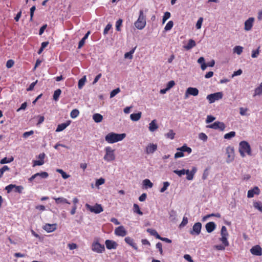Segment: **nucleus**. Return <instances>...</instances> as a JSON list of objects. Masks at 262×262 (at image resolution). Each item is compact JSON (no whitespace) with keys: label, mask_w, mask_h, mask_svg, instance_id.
<instances>
[{"label":"nucleus","mask_w":262,"mask_h":262,"mask_svg":"<svg viewBox=\"0 0 262 262\" xmlns=\"http://www.w3.org/2000/svg\"><path fill=\"white\" fill-rule=\"evenodd\" d=\"M125 137L124 133L118 134L112 132L106 135L105 140L108 143H114L122 140Z\"/></svg>","instance_id":"nucleus-1"},{"label":"nucleus","mask_w":262,"mask_h":262,"mask_svg":"<svg viewBox=\"0 0 262 262\" xmlns=\"http://www.w3.org/2000/svg\"><path fill=\"white\" fill-rule=\"evenodd\" d=\"M239 152L242 157H244L247 154L249 156L252 155L251 148L250 144L246 141H242L239 144Z\"/></svg>","instance_id":"nucleus-2"},{"label":"nucleus","mask_w":262,"mask_h":262,"mask_svg":"<svg viewBox=\"0 0 262 262\" xmlns=\"http://www.w3.org/2000/svg\"><path fill=\"white\" fill-rule=\"evenodd\" d=\"M146 16L144 14L143 11L140 10L139 11V16L138 19L135 22V26L139 30L143 29L146 26Z\"/></svg>","instance_id":"nucleus-3"},{"label":"nucleus","mask_w":262,"mask_h":262,"mask_svg":"<svg viewBox=\"0 0 262 262\" xmlns=\"http://www.w3.org/2000/svg\"><path fill=\"white\" fill-rule=\"evenodd\" d=\"M105 154L103 159L106 162H111L115 160V150L110 146L105 147Z\"/></svg>","instance_id":"nucleus-4"},{"label":"nucleus","mask_w":262,"mask_h":262,"mask_svg":"<svg viewBox=\"0 0 262 262\" xmlns=\"http://www.w3.org/2000/svg\"><path fill=\"white\" fill-rule=\"evenodd\" d=\"M85 208L87 210L95 214H98L103 211V208L101 204H95L94 205H91L89 204H85Z\"/></svg>","instance_id":"nucleus-5"},{"label":"nucleus","mask_w":262,"mask_h":262,"mask_svg":"<svg viewBox=\"0 0 262 262\" xmlns=\"http://www.w3.org/2000/svg\"><path fill=\"white\" fill-rule=\"evenodd\" d=\"M92 250L97 253H102L105 251L104 245L100 244L99 242L94 241L92 245Z\"/></svg>","instance_id":"nucleus-6"},{"label":"nucleus","mask_w":262,"mask_h":262,"mask_svg":"<svg viewBox=\"0 0 262 262\" xmlns=\"http://www.w3.org/2000/svg\"><path fill=\"white\" fill-rule=\"evenodd\" d=\"M8 193L10 192H17L21 193L24 190V187L22 186H17L14 184H10L7 186L5 188Z\"/></svg>","instance_id":"nucleus-7"},{"label":"nucleus","mask_w":262,"mask_h":262,"mask_svg":"<svg viewBox=\"0 0 262 262\" xmlns=\"http://www.w3.org/2000/svg\"><path fill=\"white\" fill-rule=\"evenodd\" d=\"M223 98L222 92H217L213 94H211L207 96V99L210 103H213L216 100H219Z\"/></svg>","instance_id":"nucleus-8"},{"label":"nucleus","mask_w":262,"mask_h":262,"mask_svg":"<svg viewBox=\"0 0 262 262\" xmlns=\"http://www.w3.org/2000/svg\"><path fill=\"white\" fill-rule=\"evenodd\" d=\"M207 127L214 129H219L221 131H223L225 128V125L223 122L216 121L212 124L207 125Z\"/></svg>","instance_id":"nucleus-9"},{"label":"nucleus","mask_w":262,"mask_h":262,"mask_svg":"<svg viewBox=\"0 0 262 262\" xmlns=\"http://www.w3.org/2000/svg\"><path fill=\"white\" fill-rule=\"evenodd\" d=\"M226 154L227 155V162L230 163L234 160V148L232 147L228 146L226 148Z\"/></svg>","instance_id":"nucleus-10"},{"label":"nucleus","mask_w":262,"mask_h":262,"mask_svg":"<svg viewBox=\"0 0 262 262\" xmlns=\"http://www.w3.org/2000/svg\"><path fill=\"white\" fill-rule=\"evenodd\" d=\"M202 224L200 222L196 223L192 227V229L190 231L192 235H199L201 231Z\"/></svg>","instance_id":"nucleus-11"},{"label":"nucleus","mask_w":262,"mask_h":262,"mask_svg":"<svg viewBox=\"0 0 262 262\" xmlns=\"http://www.w3.org/2000/svg\"><path fill=\"white\" fill-rule=\"evenodd\" d=\"M115 234L117 236L124 237L126 235L127 231L123 226H120L115 229Z\"/></svg>","instance_id":"nucleus-12"},{"label":"nucleus","mask_w":262,"mask_h":262,"mask_svg":"<svg viewBox=\"0 0 262 262\" xmlns=\"http://www.w3.org/2000/svg\"><path fill=\"white\" fill-rule=\"evenodd\" d=\"M250 252L254 255L261 256L262 255V248L259 245H255L250 249Z\"/></svg>","instance_id":"nucleus-13"},{"label":"nucleus","mask_w":262,"mask_h":262,"mask_svg":"<svg viewBox=\"0 0 262 262\" xmlns=\"http://www.w3.org/2000/svg\"><path fill=\"white\" fill-rule=\"evenodd\" d=\"M105 244L106 248L108 250L116 249L118 246V244L113 240L106 239L105 242Z\"/></svg>","instance_id":"nucleus-14"},{"label":"nucleus","mask_w":262,"mask_h":262,"mask_svg":"<svg viewBox=\"0 0 262 262\" xmlns=\"http://www.w3.org/2000/svg\"><path fill=\"white\" fill-rule=\"evenodd\" d=\"M199 94V90L197 88L189 87L188 88L185 93V97H187L188 95L196 96Z\"/></svg>","instance_id":"nucleus-15"},{"label":"nucleus","mask_w":262,"mask_h":262,"mask_svg":"<svg viewBox=\"0 0 262 262\" xmlns=\"http://www.w3.org/2000/svg\"><path fill=\"white\" fill-rule=\"evenodd\" d=\"M254 21V18L253 17H250L247 20H246L245 22L244 29L246 31L250 30L252 28Z\"/></svg>","instance_id":"nucleus-16"},{"label":"nucleus","mask_w":262,"mask_h":262,"mask_svg":"<svg viewBox=\"0 0 262 262\" xmlns=\"http://www.w3.org/2000/svg\"><path fill=\"white\" fill-rule=\"evenodd\" d=\"M57 228L56 224H46L44 225L43 229L48 232H52L54 231Z\"/></svg>","instance_id":"nucleus-17"},{"label":"nucleus","mask_w":262,"mask_h":262,"mask_svg":"<svg viewBox=\"0 0 262 262\" xmlns=\"http://www.w3.org/2000/svg\"><path fill=\"white\" fill-rule=\"evenodd\" d=\"M157 149V144L150 143L146 147V152L147 154H152Z\"/></svg>","instance_id":"nucleus-18"},{"label":"nucleus","mask_w":262,"mask_h":262,"mask_svg":"<svg viewBox=\"0 0 262 262\" xmlns=\"http://www.w3.org/2000/svg\"><path fill=\"white\" fill-rule=\"evenodd\" d=\"M37 176H40L42 178L45 179V178H47L49 176V174H48V172H45V171L36 173L35 174L33 175L32 177H31L29 179V181L30 182L32 181Z\"/></svg>","instance_id":"nucleus-19"},{"label":"nucleus","mask_w":262,"mask_h":262,"mask_svg":"<svg viewBox=\"0 0 262 262\" xmlns=\"http://www.w3.org/2000/svg\"><path fill=\"white\" fill-rule=\"evenodd\" d=\"M196 169L195 167H193L191 171L188 169L186 170L185 174H187V179L188 180H192L193 178L194 175L196 172Z\"/></svg>","instance_id":"nucleus-20"},{"label":"nucleus","mask_w":262,"mask_h":262,"mask_svg":"<svg viewBox=\"0 0 262 262\" xmlns=\"http://www.w3.org/2000/svg\"><path fill=\"white\" fill-rule=\"evenodd\" d=\"M206 229L208 233L212 232L215 228V224L213 222H210L206 224Z\"/></svg>","instance_id":"nucleus-21"},{"label":"nucleus","mask_w":262,"mask_h":262,"mask_svg":"<svg viewBox=\"0 0 262 262\" xmlns=\"http://www.w3.org/2000/svg\"><path fill=\"white\" fill-rule=\"evenodd\" d=\"M148 128L149 130L151 132H155L158 128V125L157 123V120L156 119H154L151 121V122L149 124Z\"/></svg>","instance_id":"nucleus-22"},{"label":"nucleus","mask_w":262,"mask_h":262,"mask_svg":"<svg viewBox=\"0 0 262 262\" xmlns=\"http://www.w3.org/2000/svg\"><path fill=\"white\" fill-rule=\"evenodd\" d=\"M259 192V189L257 187H254L253 189L248 191L247 196H253L254 194L258 195Z\"/></svg>","instance_id":"nucleus-23"},{"label":"nucleus","mask_w":262,"mask_h":262,"mask_svg":"<svg viewBox=\"0 0 262 262\" xmlns=\"http://www.w3.org/2000/svg\"><path fill=\"white\" fill-rule=\"evenodd\" d=\"M70 121H67V122L58 124L56 129V132H60L63 130L67 126H68L70 125Z\"/></svg>","instance_id":"nucleus-24"},{"label":"nucleus","mask_w":262,"mask_h":262,"mask_svg":"<svg viewBox=\"0 0 262 262\" xmlns=\"http://www.w3.org/2000/svg\"><path fill=\"white\" fill-rule=\"evenodd\" d=\"M196 46L195 42L194 40L190 39L188 40L187 45L184 46L183 48L186 50H189Z\"/></svg>","instance_id":"nucleus-25"},{"label":"nucleus","mask_w":262,"mask_h":262,"mask_svg":"<svg viewBox=\"0 0 262 262\" xmlns=\"http://www.w3.org/2000/svg\"><path fill=\"white\" fill-rule=\"evenodd\" d=\"M124 241H125V242L127 244H128L130 246H131L135 249H137V247L136 246V244L135 243H134V240H133V238H132L131 237L128 236V237H126L125 238Z\"/></svg>","instance_id":"nucleus-26"},{"label":"nucleus","mask_w":262,"mask_h":262,"mask_svg":"<svg viewBox=\"0 0 262 262\" xmlns=\"http://www.w3.org/2000/svg\"><path fill=\"white\" fill-rule=\"evenodd\" d=\"M141 112H139L138 113H133L130 115V118L132 121H137L141 118Z\"/></svg>","instance_id":"nucleus-27"},{"label":"nucleus","mask_w":262,"mask_h":262,"mask_svg":"<svg viewBox=\"0 0 262 262\" xmlns=\"http://www.w3.org/2000/svg\"><path fill=\"white\" fill-rule=\"evenodd\" d=\"M93 119L96 123L101 122L103 120V116L98 113H96L93 115Z\"/></svg>","instance_id":"nucleus-28"},{"label":"nucleus","mask_w":262,"mask_h":262,"mask_svg":"<svg viewBox=\"0 0 262 262\" xmlns=\"http://www.w3.org/2000/svg\"><path fill=\"white\" fill-rule=\"evenodd\" d=\"M178 150H180L184 152H187L188 154H190L192 151V149L190 147H188L186 144L183 145L181 147L177 149Z\"/></svg>","instance_id":"nucleus-29"},{"label":"nucleus","mask_w":262,"mask_h":262,"mask_svg":"<svg viewBox=\"0 0 262 262\" xmlns=\"http://www.w3.org/2000/svg\"><path fill=\"white\" fill-rule=\"evenodd\" d=\"M147 231L150 235L154 236L156 238H160V235L158 233L156 230L152 229H147Z\"/></svg>","instance_id":"nucleus-30"},{"label":"nucleus","mask_w":262,"mask_h":262,"mask_svg":"<svg viewBox=\"0 0 262 262\" xmlns=\"http://www.w3.org/2000/svg\"><path fill=\"white\" fill-rule=\"evenodd\" d=\"M86 80V76H84L78 81V87L79 89H81L82 88L85 84Z\"/></svg>","instance_id":"nucleus-31"},{"label":"nucleus","mask_w":262,"mask_h":262,"mask_svg":"<svg viewBox=\"0 0 262 262\" xmlns=\"http://www.w3.org/2000/svg\"><path fill=\"white\" fill-rule=\"evenodd\" d=\"M143 184L146 188H151L153 186V184L151 182V181L149 179H145L143 181Z\"/></svg>","instance_id":"nucleus-32"},{"label":"nucleus","mask_w":262,"mask_h":262,"mask_svg":"<svg viewBox=\"0 0 262 262\" xmlns=\"http://www.w3.org/2000/svg\"><path fill=\"white\" fill-rule=\"evenodd\" d=\"M61 93V91L60 89H58L56 90L54 92V94H53V99L55 101L58 100Z\"/></svg>","instance_id":"nucleus-33"},{"label":"nucleus","mask_w":262,"mask_h":262,"mask_svg":"<svg viewBox=\"0 0 262 262\" xmlns=\"http://www.w3.org/2000/svg\"><path fill=\"white\" fill-rule=\"evenodd\" d=\"M243 50V48L239 46H235L233 49L234 52L236 53L238 55H241L242 54Z\"/></svg>","instance_id":"nucleus-34"},{"label":"nucleus","mask_w":262,"mask_h":262,"mask_svg":"<svg viewBox=\"0 0 262 262\" xmlns=\"http://www.w3.org/2000/svg\"><path fill=\"white\" fill-rule=\"evenodd\" d=\"M176 134L174 133L173 130L170 129L169 132L165 134V136L167 138L170 139H173Z\"/></svg>","instance_id":"nucleus-35"},{"label":"nucleus","mask_w":262,"mask_h":262,"mask_svg":"<svg viewBox=\"0 0 262 262\" xmlns=\"http://www.w3.org/2000/svg\"><path fill=\"white\" fill-rule=\"evenodd\" d=\"M262 94V82L259 86L256 88L254 91V96L259 95Z\"/></svg>","instance_id":"nucleus-36"},{"label":"nucleus","mask_w":262,"mask_h":262,"mask_svg":"<svg viewBox=\"0 0 262 262\" xmlns=\"http://www.w3.org/2000/svg\"><path fill=\"white\" fill-rule=\"evenodd\" d=\"M253 206L255 208L262 212V203L260 202H255L253 203Z\"/></svg>","instance_id":"nucleus-37"},{"label":"nucleus","mask_w":262,"mask_h":262,"mask_svg":"<svg viewBox=\"0 0 262 262\" xmlns=\"http://www.w3.org/2000/svg\"><path fill=\"white\" fill-rule=\"evenodd\" d=\"M56 171L61 174L62 177L64 179H68L70 177V175L67 174L62 169H57Z\"/></svg>","instance_id":"nucleus-38"},{"label":"nucleus","mask_w":262,"mask_h":262,"mask_svg":"<svg viewBox=\"0 0 262 262\" xmlns=\"http://www.w3.org/2000/svg\"><path fill=\"white\" fill-rule=\"evenodd\" d=\"M134 212L135 213H138L140 215H142L143 212L140 210L139 206L137 204H134V208H133Z\"/></svg>","instance_id":"nucleus-39"},{"label":"nucleus","mask_w":262,"mask_h":262,"mask_svg":"<svg viewBox=\"0 0 262 262\" xmlns=\"http://www.w3.org/2000/svg\"><path fill=\"white\" fill-rule=\"evenodd\" d=\"M79 111L77 109H74L71 111L70 116L72 118H75L79 115Z\"/></svg>","instance_id":"nucleus-40"},{"label":"nucleus","mask_w":262,"mask_h":262,"mask_svg":"<svg viewBox=\"0 0 262 262\" xmlns=\"http://www.w3.org/2000/svg\"><path fill=\"white\" fill-rule=\"evenodd\" d=\"M221 236H228L229 235L227 228L225 226H222L221 228Z\"/></svg>","instance_id":"nucleus-41"},{"label":"nucleus","mask_w":262,"mask_h":262,"mask_svg":"<svg viewBox=\"0 0 262 262\" xmlns=\"http://www.w3.org/2000/svg\"><path fill=\"white\" fill-rule=\"evenodd\" d=\"M235 136V132L232 131L224 135V138L226 139H230Z\"/></svg>","instance_id":"nucleus-42"},{"label":"nucleus","mask_w":262,"mask_h":262,"mask_svg":"<svg viewBox=\"0 0 262 262\" xmlns=\"http://www.w3.org/2000/svg\"><path fill=\"white\" fill-rule=\"evenodd\" d=\"M173 26V23L172 20L169 21L164 28L165 31H169L171 29Z\"/></svg>","instance_id":"nucleus-43"},{"label":"nucleus","mask_w":262,"mask_h":262,"mask_svg":"<svg viewBox=\"0 0 262 262\" xmlns=\"http://www.w3.org/2000/svg\"><path fill=\"white\" fill-rule=\"evenodd\" d=\"M227 237H228V236H222L220 238V241L222 242L223 244L225 246H227V247L229 246V242L227 240Z\"/></svg>","instance_id":"nucleus-44"},{"label":"nucleus","mask_w":262,"mask_h":262,"mask_svg":"<svg viewBox=\"0 0 262 262\" xmlns=\"http://www.w3.org/2000/svg\"><path fill=\"white\" fill-rule=\"evenodd\" d=\"M13 158L11 157L10 159H8L7 158L5 157L3 159H2L1 161H0V163L1 164H6V163H10L12 161H13Z\"/></svg>","instance_id":"nucleus-45"},{"label":"nucleus","mask_w":262,"mask_h":262,"mask_svg":"<svg viewBox=\"0 0 262 262\" xmlns=\"http://www.w3.org/2000/svg\"><path fill=\"white\" fill-rule=\"evenodd\" d=\"M122 19H119L116 23V29L117 31H120L121 29L120 27L122 26Z\"/></svg>","instance_id":"nucleus-46"},{"label":"nucleus","mask_w":262,"mask_h":262,"mask_svg":"<svg viewBox=\"0 0 262 262\" xmlns=\"http://www.w3.org/2000/svg\"><path fill=\"white\" fill-rule=\"evenodd\" d=\"M170 13L169 12H166L164 13V14L163 16V18H162V23L163 24L165 23V22L168 19L170 18Z\"/></svg>","instance_id":"nucleus-47"},{"label":"nucleus","mask_w":262,"mask_h":262,"mask_svg":"<svg viewBox=\"0 0 262 262\" xmlns=\"http://www.w3.org/2000/svg\"><path fill=\"white\" fill-rule=\"evenodd\" d=\"M186 170L185 169H183L182 170H174L173 172L177 174H178L179 177H181L182 175H184L185 174Z\"/></svg>","instance_id":"nucleus-48"},{"label":"nucleus","mask_w":262,"mask_h":262,"mask_svg":"<svg viewBox=\"0 0 262 262\" xmlns=\"http://www.w3.org/2000/svg\"><path fill=\"white\" fill-rule=\"evenodd\" d=\"M33 166L34 167L35 166H40L43 164L44 160H34L33 161Z\"/></svg>","instance_id":"nucleus-49"},{"label":"nucleus","mask_w":262,"mask_h":262,"mask_svg":"<svg viewBox=\"0 0 262 262\" xmlns=\"http://www.w3.org/2000/svg\"><path fill=\"white\" fill-rule=\"evenodd\" d=\"M134 52H135V49H133V50H130L129 52L126 53L124 54V57L125 58L132 59L133 57L132 55L134 53Z\"/></svg>","instance_id":"nucleus-50"},{"label":"nucleus","mask_w":262,"mask_h":262,"mask_svg":"<svg viewBox=\"0 0 262 262\" xmlns=\"http://www.w3.org/2000/svg\"><path fill=\"white\" fill-rule=\"evenodd\" d=\"M260 47H258L256 50H253L252 52L251 57L252 58H256L259 54Z\"/></svg>","instance_id":"nucleus-51"},{"label":"nucleus","mask_w":262,"mask_h":262,"mask_svg":"<svg viewBox=\"0 0 262 262\" xmlns=\"http://www.w3.org/2000/svg\"><path fill=\"white\" fill-rule=\"evenodd\" d=\"M9 167L6 165H5L2 168H1L0 169V178L2 177L5 171L9 170Z\"/></svg>","instance_id":"nucleus-52"},{"label":"nucleus","mask_w":262,"mask_h":262,"mask_svg":"<svg viewBox=\"0 0 262 262\" xmlns=\"http://www.w3.org/2000/svg\"><path fill=\"white\" fill-rule=\"evenodd\" d=\"M120 92V88H117L114 90H113L110 94V98H113L115 96H116L118 93H119Z\"/></svg>","instance_id":"nucleus-53"},{"label":"nucleus","mask_w":262,"mask_h":262,"mask_svg":"<svg viewBox=\"0 0 262 262\" xmlns=\"http://www.w3.org/2000/svg\"><path fill=\"white\" fill-rule=\"evenodd\" d=\"M199 138L200 140H203V141H206L208 139L207 136L203 133L199 134Z\"/></svg>","instance_id":"nucleus-54"},{"label":"nucleus","mask_w":262,"mask_h":262,"mask_svg":"<svg viewBox=\"0 0 262 262\" xmlns=\"http://www.w3.org/2000/svg\"><path fill=\"white\" fill-rule=\"evenodd\" d=\"M105 183L104 179L101 178L96 180L95 185L96 186H99Z\"/></svg>","instance_id":"nucleus-55"},{"label":"nucleus","mask_w":262,"mask_h":262,"mask_svg":"<svg viewBox=\"0 0 262 262\" xmlns=\"http://www.w3.org/2000/svg\"><path fill=\"white\" fill-rule=\"evenodd\" d=\"M203 18L202 17H200L197 21L196 24V28L198 29H199L201 28L202 23H203Z\"/></svg>","instance_id":"nucleus-56"},{"label":"nucleus","mask_w":262,"mask_h":262,"mask_svg":"<svg viewBox=\"0 0 262 262\" xmlns=\"http://www.w3.org/2000/svg\"><path fill=\"white\" fill-rule=\"evenodd\" d=\"M175 85V82L173 80L169 81L167 85H166V88L167 90H170L171 88H172Z\"/></svg>","instance_id":"nucleus-57"},{"label":"nucleus","mask_w":262,"mask_h":262,"mask_svg":"<svg viewBox=\"0 0 262 262\" xmlns=\"http://www.w3.org/2000/svg\"><path fill=\"white\" fill-rule=\"evenodd\" d=\"M35 10H36V7L35 6H33L30 8V20L31 21H32V20H33L34 13V11H35Z\"/></svg>","instance_id":"nucleus-58"},{"label":"nucleus","mask_w":262,"mask_h":262,"mask_svg":"<svg viewBox=\"0 0 262 262\" xmlns=\"http://www.w3.org/2000/svg\"><path fill=\"white\" fill-rule=\"evenodd\" d=\"M14 64V61L12 59H9L6 62V67L7 68H11L13 66Z\"/></svg>","instance_id":"nucleus-59"},{"label":"nucleus","mask_w":262,"mask_h":262,"mask_svg":"<svg viewBox=\"0 0 262 262\" xmlns=\"http://www.w3.org/2000/svg\"><path fill=\"white\" fill-rule=\"evenodd\" d=\"M112 28V25L110 24H108L106 27H105L104 31H103V34L104 35H106L108 33V31L111 29Z\"/></svg>","instance_id":"nucleus-60"},{"label":"nucleus","mask_w":262,"mask_h":262,"mask_svg":"<svg viewBox=\"0 0 262 262\" xmlns=\"http://www.w3.org/2000/svg\"><path fill=\"white\" fill-rule=\"evenodd\" d=\"M169 183L168 182H164L163 186L162 188L161 189L160 191L162 192L165 191L167 189V188L169 186Z\"/></svg>","instance_id":"nucleus-61"},{"label":"nucleus","mask_w":262,"mask_h":262,"mask_svg":"<svg viewBox=\"0 0 262 262\" xmlns=\"http://www.w3.org/2000/svg\"><path fill=\"white\" fill-rule=\"evenodd\" d=\"M248 111L247 108L240 107L239 113L242 116L246 115V112Z\"/></svg>","instance_id":"nucleus-62"},{"label":"nucleus","mask_w":262,"mask_h":262,"mask_svg":"<svg viewBox=\"0 0 262 262\" xmlns=\"http://www.w3.org/2000/svg\"><path fill=\"white\" fill-rule=\"evenodd\" d=\"M215 117L211 116V115H208L207 116V119H206V122L207 123H210L212 121H213L214 120H215Z\"/></svg>","instance_id":"nucleus-63"},{"label":"nucleus","mask_w":262,"mask_h":262,"mask_svg":"<svg viewBox=\"0 0 262 262\" xmlns=\"http://www.w3.org/2000/svg\"><path fill=\"white\" fill-rule=\"evenodd\" d=\"M184 258L189 262H194L191 256L189 254H185L184 255Z\"/></svg>","instance_id":"nucleus-64"}]
</instances>
